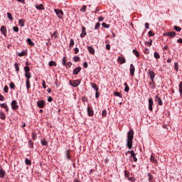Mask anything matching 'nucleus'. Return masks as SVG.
Segmentation results:
<instances>
[{"instance_id":"obj_1","label":"nucleus","mask_w":182,"mask_h":182,"mask_svg":"<svg viewBox=\"0 0 182 182\" xmlns=\"http://www.w3.org/2000/svg\"><path fill=\"white\" fill-rule=\"evenodd\" d=\"M134 137V132L131 129L127 133V147L130 150L133 147V139Z\"/></svg>"},{"instance_id":"obj_2","label":"nucleus","mask_w":182,"mask_h":182,"mask_svg":"<svg viewBox=\"0 0 182 182\" xmlns=\"http://www.w3.org/2000/svg\"><path fill=\"white\" fill-rule=\"evenodd\" d=\"M54 11L59 19H62V18H63V11L62 9H55Z\"/></svg>"},{"instance_id":"obj_3","label":"nucleus","mask_w":182,"mask_h":182,"mask_svg":"<svg viewBox=\"0 0 182 182\" xmlns=\"http://www.w3.org/2000/svg\"><path fill=\"white\" fill-rule=\"evenodd\" d=\"M148 75L150 77V80L152 81V83H154V77H156V73H154L151 70H149Z\"/></svg>"},{"instance_id":"obj_4","label":"nucleus","mask_w":182,"mask_h":182,"mask_svg":"<svg viewBox=\"0 0 182 182\" xmlns=\"http://www.w3.org/2000/svg\"><path fill=\"white\" fill-rule=\"evenodd\" d=\"M70 83L73 87H77L80 85V80L70 81Z\"/></svg>"},{"instance_id":"obj_5","label":"nucleus","mask_w":182,"mask_h":182,"mask_svg":"<svg viewBox=\"0 0 182 182\" xmlns=\"http://www.w3.org/2000/svg\"><path fill=\"white\" fill-rule=\"evenodd\" d=\"M11 105L13 110H18V109H19V105H18V102H16V100H13Z\"/></svg>"},{"instance_id":"obj_6","label":"nucleus","mask_w":182,"mask_h":182,"mask_svg":"<svg viewBox=\"0 0 182 182\" xmlns=\"http://www.w3.org/2000/svg\"><path fill=\"white\" fill-rule=\"evenodd\" d=\"M46 105V102H45V100H40L37 102V106L40 109H43V107H45Z\"/></svg>"},{"instance_id":"obj_7","label":"nucleus","mask_w":182,"mask_h":182,"mask_svg":"<svg viewBox=\"0 0 182 182\" xmlns=\"http://www.w3.org/2000/svg\"><path fill=\"white\" fill-rule=\"evenodd\" d=\"M153 103H154V102H153V98H149V110L150 111V112H153Z\"/></svg>"},{"instance_id":"obj_8","label":"nucleus","mask_w":182,"mask_h":182,"mask_svg":"<svg viewBox=\"0 0 182 182\" xmlns=\"http://www.w3.org/2000/svg\"><path fill=\"white\" fill-rule=\"evenodd\" d=\"M87 112L88 116H90V117H92V116L95 114L93 112V108L92 107H88L87 109Z\"/></svg>"},{"instance_id":"obj_9","label":"nucleus","mask_w":182,"mask_h":182,"mask_svg":"<svg viewBox=\"0 0 182 182\" xmlns=\"http://www.w3.org/2000/svg\"><path fill=\"white\" fill-rule=\"evenodd\" d=\"M155 102H157L159 106H163V101H161V98L159 97V95H156Z\"/></svg>"},{"instance_id":"obj_10","label":"nucleus","mask_w":182,"mask_h":182,"mask_svg":"<svg viewBox=\"0 0 182 182\" xmlns=\"http://www.w3.org/2000/svg\"><path fill=\"white\" fill-rule=\"evenodd\" d=\"M128 154H131V156L133 157V161L135 163H137V159L136 158V154H134V151L132 150V151H127Z\"/></svg>"},{"instance_id":"obj_11","label":"nucleus","mask_w":182,"mask_h":182,"mask_svg":"<svg viewBox=\"0 0 182 182\" xmlns=\"http://www.w3.org/2000/svg\"><path fill=\"white\" fill-rule=\"evenodd\" d=\"M129 70H130V75H131V76H134V72H135V70H136V68H134V65H133V64H131L130 65V69H129Z\"/></svg>"},{"instance_id":"obj_12","label":"nucleus","mask_w":182,"mask_h":182,"mask_svg":"<svg viewBox=\"0 0 182 182\" xmlns=\"http://www.w3.org/2000/svg\"><path fill=\"white\" fill-rule=\"evenodd\" d=\"M164 35L165 36H169L170 38H174V36H176V32L170 31V32H167V33H164Z\"/></svg>"},{"instance_id":"obj_13","label":"nucleus","mask_w":182,"mask_h":182,"mask_svg":"<svg viewBox=\"0 0 182 182\" xmlns=\"http://www.w3.org/2000/svg\"><path fill=\"white\" fill-rule=\"evenodd\" d=\"M0 31L1 33L4 35V36H6L7 31H6V27L5 26H2L0 28Z\"/></svg>"},{"instance_id":"obj_14","label":"nucleus","mask_w":182,"mask_h":182,"mask_svg":"<svg viewBox=\"0 0 182 182\" xmlns=\"http://www.w3.org/2000/svg\"><path fill=\"white\" fill-rule=\"evenodd\" d=\"M85 36H86V27L85 26H82V33L80 34V37L81 38H85Z\"/></svg>"},{"instance_id":"obj_15","label":"nucleus","mask_w":182,"mask_h":182,"mask_svg":"<svg viewBox=\"0 0 182 182\" xmlns=\"http://www.w3.org/2000/svg\"><path fill=\"white\" fill-rule=\"evenodd\" d=\"M80 70H82V68L80 67H77V68H75L74 70H73V75H79V73L80 72Z\"/></svg>"},{"instance_id":"obj_16","label":"nucleus","mask_w":182,"mask_h":182,"mask_svg":"<svg viewBox=\"0 0 182 182\" xmlns=\"http://www.w3.org/2000/svg\"><path fill=\"white\" fill-rule=\"evenodd\" d=\"M117 61L120 65H123V63H126V59L124 57H119Z\"/></svg>"},{"instance_id":"obj_17","label":"nucleus","mask_w":182,"mask_h":182,"mask_svg":"<svg viewBox=\"0 0 182 182\" xmlns=\"http://www.w3.org/2000/svg\"><path fill=\"white\" fill-rule=\"evenodd\" d=\"M147 176L149 182H156V180H154V177H153V175H151V173H149Z\"/></svg>"},{"instance_id":"obj_18","label":"nucleus","mask_w":182,"mask_h":182,"mask_svg":"<svg viewBox=\"0 0 182 182\" xmlns=\"http://www.w3.org/2000/svg\"><path fill=\"white\" fill-rule=\"evenodd\" d=\"M90 86L91 87H92V89L95 90V92H99V87H97V85L93 82H90Z\"/></svg>"},{"instance_id":"obj_19","label":"nucleus","mask_w":182,"mask_h":182,"mask_svg":"<svg viewBox=\"0 0 182 182\" xmlns=\"http://www.w3.org/2000/svg\"><path fill=\"white\" fill-rule=\"evenodd\" d=\"M17 55L20 58H22V56H26L28 55V51L26 50L22 51L21 53H18Z\"/></svg>"},{"instance_id":"obj_20","label":"nucleus","mask_w":182,"mask_h":182,"mask_svg":"<svg viewBox=\"0 0 182 182\" xmlns=\"http://www.w3.org/2000/svg\"><path fill=\"white\" fill-rule=\"evenodd\" d=\"M36 8L39 11H43V9H45V6H43V4L36 5Z\"/></svg>"},{"instance_id":"obj_21","label":"nucleus","mask_w":182,"mask_h":182,"mask_svg":"<svg viewBox=\"0 0 182 182\" xmlns=\"http://www.w3.org/2000/svg\"><path fill=\"white\" fill-rule=\"evenodd\" d=\"M0 107L3 109H5L6 112H9V109L8 108V105H6V103L1 104Z\"/></svg>"},{"instance_id":"obj_22","label":"nucleus","mask_w":182,"mask_h":182,"mask_svg":"<svg viewBox=\"0 0 182 182\" xmlns=\"http://www.w3.org/2000/svg\"><path fill=\"white\" fill-rule=\"evenodd\" d=\"M87 50H89L90 53L92 55H95V48L92 46H87Z\"/></svg>"},{"instance_id":"obj_23","label":"nucleus","mask_w":182,"mask_h":182,"mask_svg":"<svg viewBox=\"0 0 182 182\" xmlns=\"http://www.w3.org/2000/svg\"><path fill=\"white\" fill-rule=\"evenodd\" d=\"M58 35H59V33H58V31H55L53 34H51L52 39H57Z\"/></svg>"},{"instance_id":"obj_24","label":"nucleus","mask_w":182,"mask_h":182,"mask_svg":"<svg viewBox=\"0 0 182 182\" xmlns=\"http://www.w3.org/2000/svg\"><path fill=\"white\" fill-rule=\"evenodd\" d=\"M26 85L27 90H29V89H31V81L29 80H26Z\"/></svg>"},{"instance_id":"obj_25","label":"nucleus","mask_w":182,"mask_h":182,"mask_svg":"<svg viewBox=\"0 0 182 182\" xmlns=\"http://www.w3.org/2000/svg\"><path fill=\"white\" fill-rule=\"evenodd\" d=\"M5 177V171L1 168L0 170V178H4Z\"/></svg>"},{"instance_id":"obj_26","label":"nucleus","mask_w":182,"mask_h":182,"mask_svg":"<svg viewBox=\"0 0 182 182\" xmlns=\"http://www.w3.org/2000/svg\"><path fill=\"white\" fill-rule=\"evenodd\" d=\"M149 85H150V86H151V89H156V82H154V83H153V81L151 80V82H149Z\"/></svg>"},{"instance_id":"obj_27","label":"nucleus","mask_w":182,"mask_h":182,"mask_svg":"<svg viewBox=\"0 0 182 182\" xmlns=\"http://www.w3.org/2000/svg\"><path fill=\"white\" fill-rule=\"evenodd\" d=\"M124 85L125 86L124 92H126L127 93L129 92V91L130 90V87H129V85L126 82L124 84Z\"/></svg>"},{"instance_id":"obj_28","label":"nucleus","mask_w":182,"mask_h":182,"mask_svg":"<svg viewBox=\"0 0 182 182\" xmlns=\"http://www.w3.org/2000/svg\"><path fill=\"white\" fill-rule=\"evenodd\" d=\"M18 23H19L20 26H21V27L25 26V21H23V19H20L18 21Z\"/></svg>"},{"instance_id":"obj_29","label":"nucleus","mask_w":182,"mask_h":182,"mask_svg":"<svg viewBox=\"0 0 182 182\" xmlns=\"http://www.w3.org/2000/svg\"><path fill=\"white\" fill-rule=\"evenodd\" d=\"M114 96H117V97H120V99H122V97H123V96L122 95V93H120L119 92H114Z\"/></svg>"},{"instance_id":"obj_30","label":"nucleus","mask_w":182,"mask_h":182,"mask_svg":"<svg viewBox=\"0 0 182 182\" xmlns=\"http://www.w3.org/2000/svg\"><path fill=\"white\" fill-rule=\"evenodd\" d=\"M178 87H179L180 95L182 96V81L180 82V83L178 85Z\"/></svg>"},{"instance_id":"obj_31","label":"nucleus","mask_w":182,"mask_h":182,"mask_svg":"<svg viewBox=\"0 0 182 182\" xmlns=\"http://www.w3.org/2000/svg\"><path fill=\"white\" fill-rule=\"evenodd\" d=\"M150 160L151 163H157V160H156V158L153 155L151 156Z\"/></svg>"},{"instance_id":"obj_32","label":"nucleus","mask_w":182,"mask_h":182,"mask_svg":"<svg viewBox=\"0 0 182 182\" xmlns=\"http://www.w3.org/2000/svg\"><path fill=\"white\" fill-rule=\"evenodd\" d=\"M25 76L26 77V80H29L31 77V73H25Z\"/></svg>"},{"instance_id":"obj_33","label":"nucleus","mask_w":182,"mask_h":182,"mask_svg":"<svg viewBox=\"0 0 182 182\" xmlns=\"http://www.w3.org/2000/svg\"><path fill=\"white\" fill-rule=\"evenodd\" d=\"M28 147H30V149H33V141H32V140L28 141Z\"/></svg>"},{"instance_id":"obj_34","label":"nucleus","mask_w":182,"mask_h":182,"mask_svg":"<svg viewBox=\"0 0 182 182\" xmlns=\"http://www.w3.org/2000/svg\"><path fill=\"white\" fill-rule=\"evenodd\" d=\"M7 18H9V19L10 21H14V18L12 17V14L9 12L7 13Z\"/></svg>"},{"instance_id":"obj_35","label":"nucleus","mask_w":182,"mask_h":182,"mask_svg":"<svg viewBox=\"0 0 182 182\" xmlns=\"http://www.w3.org/2000/svg\"><path fill=\"white\" fill-rule=\"evenodd\" d=\"M41 144H42V146H48V142L46 141V139H42Z\"/></svg>"},{"instance_id":"obj_36","label":"nucleus","mask_w":182,"mask_h":182,"mask_svg":"<svg viewBox=\"0 0 182 182\" xmlns=\"http://www.w3.org/2000/svg\"><path fill=\"white\" fill-rule=\"evenodd\" d=\"M0 119H1V120H5V119H6V116H5L4 113L1 112Z\"/></svg>"},{"instance_id":"obj_37","label":"nucleus","mask_w":182,"mask_h":182,"mask_svg":"<svg viewBox=\"0 0 182 182\" xmlns=\"http://www.w3.org/2000/svg\"><path fill=\"white\" fill-rule=\"evenodd\" d=\"M133 53L134 55H135V56H136V58H139V56H140V54L139 53V51L136 50H133Z\"/></svg>"},{"instance_id":"obj_38","label":"nucleus","mask_w":182,"mask_h":182,"mask_svg":"<svg viewBox=\"0 0 182 182\" xmlns=\"http://www.w3.org/2000/svg\"><path fill=\"white\" fill-rule=\"evenodd\" d=\"M73 60L74 62H80V57L75 56Z\"/></svg>"},{"instance_id":"obj_39","label":"nucleus","mask_w":182,"mask_h":182,"mask_svg":"<svg viewBox=\"0 0 182 182\" xmlns=\"http://www.w3.org/2000/svg\"><path fill=\"white\" fill-rule=\"evenodd\" d=\"M102 25L103 28H110V24H107V23H105V22L102 23Z\"/></svg>"},{"instance_id":"obj_40","label":"nucleus","mask_w":182,"mask_h":182,"mask_svg":"<svg viewBox=\"0 0 182 182\" xmlns=\"http://www.w3.org/2000/svg\"><path fill=\"white\" fill-rule=\"evenodd\" d=\"M29 70H31V68L28 66L24 67L25 73H29Z\"/></svg>"},{"instance_id":"obj_41","label":"nucleus","mask_w":182,"mask_h":182,"mask_svg":"<svg viewBox=\"0 0 182 182\" xmlns=\"http://www.w3.org/2000/svg\"><path fill=\"white\" fill-rule=\"evenodd\" d=\"M66 57H63V60H62V65H63V66H66Z\"/></svg>"},{"instance_id":"obj_42","label":"nucleus","mask_w":182,"mask_h":182,"mask_svg":"<svg viewBox=\"0 0 182 182\" xmlns=\"http://www.w3.org/2000/svg\"><path fill=\"white\" fill-rule=\"evenodd\" d=\"M174 69L176 72H178V63H174Z\"/></svg>"},{"instance_id":"obj_43","label":"nucleus","mask_w":182,"mask_h":182,"mask_svg":"<svg viewBox=\"0 0 182 182\" xmlns=\"http://www.w3.org/2000/svg\"><path fill=\"white\" fill-rule=\"evenodd\" d=\"M26 42L28 43V45H30V46L33 45V42H32V40L31 38H28L26 40Z\"/></svg>"},{"instance_id":"obj_44","label":"nucleus","mask_w":182,"mask_h":182,"mask_svg":"<svg viewBox=\"0 0 182 182\" xmlns=\"http://www.w3.org/2000/svg\"><path fill=\"white\" fill-rule=\"evenodd\" d=\"M14 66H15V69H16V72H19V65L18 63H15L14 64Z\"/></svg>"},{"instance_id":"obj_45","label":"nucleus","mask_w":182,"mask_h":182,"mask_svg":"<svg viewBox=\"0 0 182 182\" xmlns=\"http://www.w3.org/2000/svg\"><path fill=\"white\" fill-rule=\"evenodd\" d=\"M152 43H153V41L150 40L149 41H146L145 45H146V46H151Z\"/></svg>"},{"instance_id":"obj_46","label":"nucleus","mask_w":182,"mask_h":182,"mask_svg":"<svg viewBox=\"0 0 182 182\" xmlns=\"http://www.w3.org/2000/svg\"><path fill=\"white\" fill-rule=\"evenodd\" d=\"M48 65L52 67V66H56V63L55 61H50L49 63H48Z\"/></svg>"},{"instance_id":"obj_47","label":"nucleus","mask_w":182,"mask_h":182,"mask_svg":"<svg viewBox=\"0 0 182 182\" xmlns=\"http://www.w3.org/2000/svg\"><path fill=\"white\" fill-rule=\"evenodd\" d=\"M154 56L155 58V59H159L160 58V54H159V53L155 52L154 54Z\"/></svg>"},{"instance_id":"obj_48","label":"nucleus","mask_w":182,"mask_h":182,"mask_svg":"<svg viewBox=\"0 0 182 182\" xmlns=\"http://www.w3.org/2000/svg\"><path fill=\"white\" fill-rule=\"evenodd\" d=\"M102 117H106V116H107V112L106 111V109H104L102 111Z\"/></svg>"},{"instance_id":"obj_49","label":"nucleus","mask_w":182,"mask_h":182,"mask_svg":"<svg viewBox=\"0 0 182 182\" xmlns=\"http://www.w3.org/2000/svg\"><path fill=\"white\" fill-rule=\"evenodd\" d=\"M25 163L27 166H31V160H29L28 158L26 159Z\"/></svg>"},{"instance_id":"obj_50","label":"nucleus","mask_w":182,"mask_h":182,"mask_svg":"<svg viewBox=\"0 0 182 182\" xmlns=\"http://www.w3.org/2000/svg\"><path fill=\"white\" fill-rule=\"evenodd\" d=\"M173 28L175 29V31H176V32H180L181 31V28L177 26H175L173 27Z\"/></svg>"},{"instance_id":"obj_51","label":"nucleus","mask_w":182,"mask_h":182,"mask_svg":"<svg viewBox=\"0 0 182 182\" xmlns=\"http://www.w3.org/2000/svg\"><path fill=\"white\" fill-rule=\"evenodd\" d=\"M4 90L5 93H8V92L9 90V87H8V85H5Z\"/></svg>"},{"instance_id":"obj_52","label":"nucleus","mask_w":182,"mask_h":182,"mask_svg":"<svg viewBox=\"0 0 182 182\" xmlns=\"http://www.w3.org/2000/svg\"><path fill=\"white\" fill-rule=\"evenodd\" d=\"M100 28V23H97L95 26V29H99Z\"/></svg>"},{"instance_id":"obj_53","label":"nucleus","mask_w":182,"mask_h":182,"mask_svg":"<svg viewBox=\"0 0 182 182\" xmlns=\"http://www.w3.org/2000/svg\"><path fill=\"white\" fill-rule=\"evenodd\" d=\"M129 181H132V182H135L136 181V178H133V177H129L128 178Z\"/></svg>"},{"instance_id":"obj_54","label":"nucleus","mask_w":182,"mask_h":182,"mask_svg":"<svg viewBox=\"0 0 182 182\" xmlns=\"http://www.w3.org/2000/svg\"><path fill=\"white\" fill-rule=\"evenodd\" d=\"M67 68H70L72 66V62H68L66 63V65H65Z\"/></svg>"},{"instance_id":"obj_55","label":"nucleus","mask_w":182,"mask_h":182,"mask_svg":"<svg viewBox=\"0 0 182 182\" xmlns=\"http://www.w3.org/2000/svg\"><path fill=\"white\" fill-rule=\"evenodd\" d=\"M11 89H15V84L14 82H11L9 85Z\"/></svg>"},{"instance_id":"obj_56","label":"nucleus","mask_w":182,"mask_h":182,"mask_svg":"<svg viewBox=\"0 0 182 182\" xmlns=\"http://www.w3.org/2000/svg\"><path fill=\"white\" fill-rule=\"evenodd\" d=\"M13 31L14 32H19V28L15 26V27L13 28Z\"/></svg>"},{"instance_id":"obj_57","label":"nucleus","mask_w":182,"mask_h":182,"mask_svg":"<svg viewBox=\"0 0 182 182\" xmlns=\"http://www.w3.org/2000/svg\"><path fill=\"white\" fill-rule=\"evenodd\" d=\"M124 176H125V177H129L130 176V173H129L128 171H125Z\"/></svg>"},{"instance_id":"obj_58","label":"nucleus","mask_w":182,"mask_h":182,"mask_svg":"<svg viewBox=\"0 0 182 182\" xmlns=\"http://www.w3.org/2000/svg\"><path fill=\"white\" fill-rule=\"evenodd\" d=\"M73 45H75V41L73 39H71L70 41V46H73Z\"/></svg>"},{"instance_id":"obj_59","label":"nucleus","mask_w":182,"mask_h":182,"mask_svg":"<svg viewBox=\"0 0 182 182\" xmlns=\"http://www.w3.org/2000/svg\"><path fill=\"white\" fill-rule=\"evenodd\" d=\"M32 140H36V133H33L32 134Z\"/></svg>"},{"instance_id":"obj_60","label":"nucleus","mask_w":182,"mask_h":182,"mask_svg":"<svg viewBox=\"0 0 182 182\" xmlns=\"http://www.w3.org/2000/svg\"><path fill=\"white\" fill-rule=\"evenodd\" d=\"M86 6H83L82 8L80 9L81 11L82 12H86Z\"/></svg>"},{"instance_id":"obj_61","label":"nucleus","mask_w":182,"mask_h":182,"mask_svg":"<svg viewBox=\"0 0 182 182\" xmlns=\"http://www.w3.org/2000/svg\"><path fill=\"white\" fill-rule=\"evenodd\" d=\"M148 35L149 36H154V33H153V31H149Z\"/></svg>"},{"instance_id":"obj_62","label":"nucleus","mask_w":182,"mask_h":182,"mask_svg":"<svg viewBox=\"0 0 182 182\" xmlns=\"http://www.w3.org/2000/svg\"><path fill=\"white\" fill-rule=\"evenodd\" d=\"M0 100L1 102H4V100H5V97H4L2 95H0Z\"/></svg>"},{"instance_id":"obj_63","label":"nucleus","mask_w":182,"mask_h":182,"mask_svg":"<svg viewBox=\"0 0 182 182\" xmlns=\"http://www.w3.org/2000/svg\"><path fill=\"white\" fill-rule=\"evenodd\" d=\"M82 101L83 102V103H85V102H87V97H83L82 98Z\"/></svg>"},{"instance_id":"obj_64","label":"nucleus","mask_w":182,"mask_h":182,"mask_svg":"<svg viewBox=\"0 0 182 182\" xmlns=\"http://www.w3.org/2000/svg\"><path fill=\"white\" fill-rule=\"evenodd\" d=\"M83 66H84V68H85V69H87L89 65L87 64V63L85 62V63H83Z\"/></svg>"}]
</instances>
